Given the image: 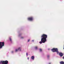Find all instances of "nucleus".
Returning <instances> with one entry per match:
<instances>
[{
  "label": "nucleus",
  "mask_w": 64,
  "mask_h": 64,
  "mask_svg": "<svg viewBox=\"0 0 64 64\" xmlns=\"http://www.w3.org/2000/svg\"><path fill=\"white\" fill-rule=\"evenodd\" d=\"M18 50H19L20 51H21V48L19 47L18 48Z\"/></svg>",
  "instance_id": "obj_9"
},
{
  "label": "nucleus",
  "mask_w": 64,
  "mask_h": 64,
  "mask_svg": "<svg viewBox=\"0 0 64 64\" xmlns=\"http://www.w3.org/2000/svg\"><path fill=\"white\" fill-rule=\"evenodd\" d=\"M41 41L40 42V44H42V43H44L46 41V38H47V35L43 34L41 36Z\"/></svg>",
  "instance_id": "obj_1"
},
{
  "label": "nucleus",
  "mask_w": 64,
  "mask_h": 64,
  "mask_svg": "<svg viewBox=\"0 0 64 64\" xmlns=\"http://www.w3.org/2000/svg\"><path fill=\"white\" fill-rule=\"evenodd\" d=\"M62 59H64V56H63V58H62Z\"/></svg>",
  "instance_id": "obj_21"
},
{
  "label": "nucleus",
  "mask_w": 64,
  "mask_h": 64,
  "mask_svg": "<svg viewBox=\"0 0 64 64\" xmlns=\"http://www.w3.org/2000/svg\"><path fill=\"white\" fill-rule=\"evenodd\" d=\"M14 51H12L11 52L12 53H14Z\"/></svg>",
  "instance_id": "obj_18"
},
{
  "label": "nucleus",
  "mask_w": 64,
  "mask_h": 64,
  "mask_svg": "<svg viewBox=\"0 0 64 64\" xmlns=\"http://www.w3.org/2000/svg\"><path fill=\"white\" fill-rule=\"evenodd\" d=\"M18 49H16V50H15V52H17V51H18Z\"/></svg>",
  "instance_id": "obj_12"
},
{
  "label": "nucleus",
  "mask_w": 64,
  "mask_h": 64,
  "mask_svg": "<svg viewBox=\"0 0 64 64\" xmlns=\"http://www.w3.org/2000/svg\"><path fill=\"white\" fill-rule=\"evenodd\" d=\"M39 51H40V52H41V51H42V49L40 48V49H39Z\"/></svg>",
  "instance_id": "obj_14"
},
{
  "label": "nucleus",
  "mask_w": 64,
  "mask_h": 64,
  "mask_svg": "<svg viewBox=\"0 0 64 64\" xmlns=\"http://www.w3.org/2000/svg\"><path fill=\"white\" fill-rule=\"evenodd\" d=\"M35 58V56H32V57L31 58V59H32V60H34V59Z\"/></svg>",
  "instance_id": "obj_7"
},
{
  "label": "nucleus",
  "mask_w": 64,
  "mask_h": 64,
  "mask_svg": "<svg viewBox=\"0 0 64 64\" xmlns=\"http://www.w3.org/2000/svg\"><path fill=\"white\" fill-rule=\"evenodd\" d=\"M28 20L30 21H33L34 20V18L32 16H30L28 18Z\"/></svg>",
  "instance_id": "obj_4"
},
{
  "label": "nucleus",
  "mask_w": 64,
  "mask_h": 64,
  "mask_svg": "<svg viewBox=\"0 0 64 64\" xmlns=\"http://www.w3.org/2000/svg\"><path fill=\"white\" fill-rule=\"evenodd\" d=\"M8 63V62L7 60L5 61H1L0 62V64H7Z\"/></svg>",
  "instance_id": "obj_3"
},
{
  "label": "nucleus",
  "mask_w": 64,
  "mask_h": 64,
  "mask_svg": "<svg viewBox=\"0 0 64 64\" xmlns=\"http://www.w3.org/2000/svg\"><path fill=\"white\" fill-rule=\"evenodd\" d=\"M59 55V56H60L61 57H62L63 55V54L62 52H59L58 54Z\"/></svg>",
  "instance_id": "obj_6"
},
{
  "label": "nucleus",
  "mask_w": 64,
  "mask_h": 64,
  "mask_svg": "<svg viewBox=\"0 0 64 64\" xmlns=\"http://www.w3.org/2000/svg\"><path fill=\"white\" fill-rule=\"evenodd\" d=\"M24 37L23 36H22L21 37V39H23L24 38Z\"/></svg>",
  "instance_id": "obj_15"
},
{
  "label": "nucleus",
  "mask_w": 64,
  "mask_h": 64,
  "mask_svg": "<svg viewBox=\"0 0 64 64\" xmlns=\"http://www.w3.org/2000/svg\"><path fill=\"white\" fill-rule=\"evenodd\" d=\"M51 50L53 52H56L57 53V54H58L59 52L58 51V49L57 48H53Z\"/></svg>",
  "instance_id": "obj_2"
},
{
  "label": "nucleus",
  "mask_w": 64,
  "mask_h": 64,
  "mask_svg": "<svg viewBox=\"0 0 64 64\" xmlns=\"http://www.w3.org/2000/svg\"><path fill=\"white\" fill-rule=\"evenodd\" d=\"M30 41V39H29L28 40V42H29Z\"/></svg>",
  "instance_id": "obj_16"
},
{
  "label": "nucleus",
  "mask_w": 64,
  "mask_h": 64,
  "mask_svg": "<svg viewBox=\"0 0 64 64\" xmlns=\"http://www.w3.org/2000/svg\"><path fill=\"white\" fill-rule=\"evenodd\" d=\"M60 64H64V62L61 61L60 62Z\"/></svg>",
  "instance_id": "obj_10"
},
{
  "label": "nucleus",
  "mask_w": 64,
  "mask_h": 64,
  "mask_svg": "<svg viewBox=\"0 0 64 64\" xmlns=\"http://www.w3.org/2000/svg\"><path fill=\"white\" fill-rule=\"evenodd\" d=\"M9 39L10 41H11V42H12V39H11V37H10L9 38Z\"/></svg>",
  "instance_id": "obj_11"
},
{
  "label": "nucleus",
  "mask_w": 64,
  "mask_h": 64,
  "mask_svg": "<svg viewBox=\"0 0 64 64\" xmlns=\"http://www.w3.org/2000/svg\"><path fill=\"white\" fill-rule=\"evenodd\" d=\"M4 46V42H0V49H2L3 46Z\"/></svg>",
  "instance_id": "obj_5"
},
{
  "label": "nucleus",
  "mask_w": 64,
  "mask_h": 64,
  "mask_svg": "<svg viewBox=\"0 0 64 64\" xmlns=\"http://www.w3.org/2000/svg\"><path fill=\"white\" fill-rule=\"evenodd\" d=\"M27 58L28 60H29V57H28Z\"/></svg>",
  "instance_id": "obj_20"
},
{
  "label": "nucleus",
  "mask_w": 64,
  "mask_h": 64,
  "mask_svg": "<svg viewBox=\"0 0 64 64\" xmlns=\"http://www.w3.org/2000/svg\"><path fill=\"white\" fill-rule=\"evenodd\" d=\"M26 56H28V53H26Z\"/></svg>",
  "instance_id": "obj_17"
},
{
  "label": "nucleus",
  "mask_w": 64,
  "mask_h": 64,
  "mask_svg": "<svg viewBox=\"0 0 64 64\" xmlns=\"http://www.w3.org/2000/svg\"><path fill=\"white\" fill-rule=\"evenodd\" d=\"M38 47L37 46H36L35 47V50H38Z\"/></svg>",
  "instance_id": "obj_8"
},
{
  "label": "nucleus",
  "mask_w": 64,
  "mask_h": 64,
  "mask_svg": "<svg viewBox=\"0 0 64 64\" xmlns=\"http://www.w3.org/2000/svg\"><path fill=\"white\" fill-rule=\"evenodd\" d=\"M47 57L48 58V59L50 57V56L49 55H48L47 56Z\"/></svg>",
  "instance_id": "obj_13"
},
{
  "label": "nucleus",
  "mask_w": 64,
  "mask_h": 64,
  "mask_svg": "<svg viewBox=\"0 0 64 64\" xmlns=\"http://www.w3.org/2000/svg\"><path fill=\"white\" fill-rule=\"evenodd\" d=\"M32 42H34V40H32Z\"/></svg>",
  "instance_id": "obj_19"
}]
</instances>
